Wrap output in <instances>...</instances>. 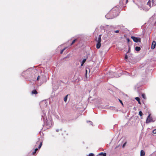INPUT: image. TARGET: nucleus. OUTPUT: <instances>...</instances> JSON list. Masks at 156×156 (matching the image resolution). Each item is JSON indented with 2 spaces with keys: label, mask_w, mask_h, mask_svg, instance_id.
<instances>
[{
  "label": "nucleus",
  "mask_w": 156,
  "mask_h": 156,
  "mask_svg": "<svg viewBox=\"0 0 156 156\" xmlns=\"http://www.w3.org/2000/svg\"><path fill=\"white\" fill-rule=\"evenodd\" d=\"M118 12V10L115 8L112 9L106 15L107 17H109L110 15H112V16L108 18V19H112L117 16Z\"/></svg>",
  "instance_id": "1"
},
{
  "label": "nucleus",
  "mask_w": 156,
  "mask_h": 156,
  "mask_svg": "<svg viewBox=\"0 0 156 156\" xmlns=\"http://www.w3.org/2000/svg\"><path fill=\"white\" fill-rule=\"evenodd\" d=\"M131 38L133 40V41L135 42H141V39L140 38H138L132 36L131 37Z\"/></svg>",
  "instance_id": "2"
},
{
  "label": "nucleus",
  "mask_w": 156,
  "mask_h": 156,
  "mask_svg": "<svg viewBox=\"0 0 156 156\" xmlns=\"http://www.w3.org/2000/svg\"><path fill=\"white\" fill-rule=\"evenodd\" d=\"M152 118L151 117V114H149L148 116L146 121V123H148L150 122H153Z\"/></svg>",
  "instance_id": "3"
},
{
  "label": "nucleus",
  "mask_w": 156,
  "mask_h": 156,
  "mask_svg": "<svg viewBox=\"0 0 156 156\" xmlns=\"http://www.w3.org/2000/svg\"><path fill=\"white\" fill-rule=\"evenodd\" d=\"M101 35H100L99 37L98 38V49L100 48L101 46Z\"/></svg>",
  "instance_id": "4"
},
{
  "label": "nucleus",
  "mask_w": 156,
  "mask_h": 156,
  "mask_svg": "<svg viewBox=\"0 0 156 156\" xmlns=\"http://www.w3.org/2000/svg\"><path fill=\"white\" fill-rule=\"evenodd\" d=\"M156 45V42L154 41H153L152 44L151 46V48L152 49H154Z\"/></svg>",
  "instance_id": "5"
},
{
  "label": "nucleus",
  "mask_w": 156,
  "mask_h": 156,
  "mask_svg": "<svg viewBox=\"0 0 156 156\" xmlns=\"http://www.w3.org/2000/svg\"><path fill=\"white\" fill-rule=\"evenodd\" d=\"M145 152L143 150H141L140 151V156H144Z\"/></svg>",
  "instance_id": "6"
},
{
  "label": "nucleus",
  "mask_w": 156,
  "mask_h": 156,
  "mask_svg": "<svg viewBox=\"0 0 156 156\" xmlns=\"http://www.w3.org/2000/svg\"><path fill=\"white\" fill-rule=\"evenodd\" d=\"M98 155L99 156H106V154L105 153H104L103 152H101L99 154H98Z\"/></svg>",
  "instance_id": "7"
},
{
  "label": "nucleus",
  "mask_w": 156,
  "mask_h": 156,
  "mask_svg": "<svg viewBox=\"0 0 156 156\" xmlns=\"http://www.w3.org/2000/svg\"><path fill=\"white\" fill-rule=\"evenodd\" d=\"M32 94H37V92L35 90H32L31 92Z\"/></svg>",
  "instance_id": "8"
},
{
  "label": "nucleus",
  "mask_w": 156,
  "mask_h": 156,
  "mask_svg": "<svg viewBox=\"0 0 156 156\" xmlns=\"http://www.w3.org/2000/svg\"><path fill=\"white\" fill-rule=\"evenodd\" d=\"M140 48L139 47L136 46L135 47V49L136 51H139L140 50Z\"/></svg>",
  "instance_id": "9"
},
{
  "label": "nucleus",
  "mask_w": 156,
  "mask_h": 156,
  "mask_svg": "<svg viewBox=\"0 0 156 156\" xmlns=\"http://www.w3.org/2000/svg\"><path fill=\"white\" fill-rule=\"evenodd\" d=\"M135 99L138 101V103L139 104H141V103L140 101V99L138 97H136L135 98Z\"/></svg>",
  "instance_id": "10"
},
{
  "label": "nucleus",
  "mask_w": 156,
  "mask_h": 156,
  "mask_svg": "<svg viewBox=\"0 0 156 156\" xmlns=\"http://www.w3.org/2000/svg\"><path fill=\"white\" fill-rule=\"evenodd\" d=\"M86 59H85H85H84L82 61V63L81 64V66H83L84 63L85 62H86Z\"/></svg>",
  "instance_id": "11"
},
{
  "label": "nucleus",
  "mask_w": 156,
  "mask_h": 156,
  "mask_svg": "<svg viewBox=\"0 0 156 156\" xmlns=\"http://www.w3.org/2000/svg\"><path fill=\"white\" fill-rule=\"evenodd\" d=\"M38 150V149L36 148L35 150H34V151H33L32 152V154L33 155H34V154H35L36 153V151H37Z\"/></svg>",
  "instance_id": "12"
},
{
  "label": "nucleus",
  "mask_w": 156,
  "mask_h": 156,
  "mask_svg": "<svg viewBox=\"0 0 156 156\" xmlns=\"http://www.w3.org/2000/svg\"><path fill=\"white\" fill-rule=\"evenodd\" d=\"M67 48V47H65V48H64V49H62V50H61V51H60V54H62L63 52Z\"/></svg>",
  "instance_id": "13"
},
{
  "label": "nucleus",
  "mask_w": 156,
  "mask_h": 156,
  "mask_svg": "<svg viewBox=\"0 0 156 156\" xmlns=\"http://www.w3.org/2000/svg\"><path fill=\"white\" fill-rule=\"evenodd\" d=\"M68 95H66L64 98V101L65 102H66L67 99Z\"/></svg>",
  "instance_id": "14"
},
{
  "label": "nucleus",
  "mask_w": 156,
  "mask_h": 156,
  "mask_svg": "<svg viewBox=\"0 0 156 156\" xmlns=\"http://www.w3.org/2000/svg\"><path fill=\"white\" fill-rule=\"evenodd\" d=\"M76 40H77V39H74V40H73V41H72V43L71 44V45H72L73 44H74L75 43V41H76Z\"/></svg>",
  "instance_id": "15"
},
{
  "label": "nucleus",
  "mask_w": 156,
  "mask_h": 156,
  "mask_svg": "<svg viewBox=\"0 0 156 156\" xmlns=\"http://www.w3.org/2000/svg\"><path fill=\"white\" fill-rule=\"evenodd\" d=\"M42 142H41L39 144V145L38 146V148L40 149L42 145Z\"/></svg>",
  "instance_id": "16"
},
{
  "label": "nucleus",
  "mask_w": 156,
  "mask_h": 156,
  "mask_svg": "<svg viewBox=\"0 0 156 156\" xmlns=\"http://www.w3.org/2000/svg\"><path fill=\"white\" fill-rule=\"evenodd\" d=\"M139 114L140 116H142L143 115V113L141 111H140L139 112Z\"/></svg>",
  "instance_id": "17"
},
{
  "label": "nucleus",
  "mask_w": 156,
  "mask_h": 156,
  "mask_svg": "<svg viewBox=\"0 0 156 156\" xmlns=\"http://www.w3.org/2000/svg\"><path fill=\"white\" fill-rule=\"evenodd\" d=\"M87 69H86L85 76H86V78H87Z\"/></svg>",
  "instance_id": "18"
},
{
  "label": "nucleus",
  "mask_w": 156,
  "mask_h": 156,
  "mask_svg": "<svg viewBox=\"0 0 156 156\" xmlns=\"http://www.w3.org/2000/svg\"><path fill=\"white\" fill-rule=\"evenodd\" d=\"M142 98H144V99H145V95L144 94H142Z\"/></svg>",
  "instance_id": "19"
},
{
  "label": "nucleus",
  "mask_w": 156,
  "mask_h": 156,
  "mask_svg": "<svg viewBox=\"0 0 156 156\" xmlns=\"http://www.w3.org/2000/svg\"><path fill=\"white\" fill-rule=\"evenodd\" d=\"M94 154L93 153H90L88 155V156H94Z\"/></svg>",
  "instance_id": "20"
},
{
  "label": "nucleus",
  "mask_w": 156,
  "mask_h": 156,
  "mask_svg": "<svg viewBox=\"0 0 156 156\" xmlns=\"http://www.w3.org/2000/svg\"><path fill=\"white\" fill-rule=\"evenodd\" d=\"M153 133L154 134H156V129L153 130Z\"/></svg>",
  "instance_id": "21"
},
{
  "label": "nucleus",
  "mask_w": 156,
  "mask_h": 156,
  "mask_svg": "<svg viewBox=\"0 0 156 156\" xmlns=\"http://www.w3.org/2000/svg\"><path fill=\"white\" fill-rule=\"evenodd\" d=\"M119 102H120V103L122 104V105H123V103H122V101L121 100H120V99H119Z\"/></svg>",
  "instance_id": "22"
},
{
  "label": "nucleus",
  "mask_w": 156,
  "mask_h": 156,
  "mask_svg": "<svg viewBox=\"0 0 156 156\" xmlns=\"http://www.w3.org/2000/svg\"><path fill=\"white\" fill-rule=\"evenodd\" d=\"M126 142H125V143H124L123 144V145H122V147H123V148H124V147H125V146L126 144Z\"/></svg>",
  "instance_id": "23"
},
{
  "label": "nucleus",
  "mask_w": 156,
  "mask_h": 156,
  "mask_svg": "<svg viewBox=\"0 0 156 156\" xmlns=\"http://www.w3.org/2000/svg\"><path fill=\"white\" fill-rule=\"evenodd\" d=\"M128 58V56L127 55H126L125 57V59H127Z\"/></svg>",
  "instance_id": "24"
},
{
  "label": "nucleus",
  "mask_w": 156,
  "mask_h": 156,
  "mask_svg": "<svg viewBox=\"0 0 156 156\" xmlns=\"http://www.w3.org/2000/svg\"><path fill=\"white\" fill-rule=\"evenodd\" d=\"M119 32V30H116L115 31V32L116 33H118Z\"/></svg>",
  "instance_id": "25"
},
{
  "label": "nucleus",
  "mask_w": 156,
  "mask_h": 156,
  "mask_svg": "<svg viewBox=\"0 0 156 156\" xmlns=\"http://www.w3.org/2000/svg\"><path fill=\"white\" fill-rule=\"evenodd\" d=\"M39 78H40V76H38L37 78V80H39Z\"/></svg>",
  "instance_id": "26"
},
{
  "label": "nucleus",
  "mask_w": 156,
  "mask_h": 156,
  "mask_svg": "<svg viewBox=\"0 0 156 156\" xmlns=\"http://www.w3.org/2000/svg\"><path fill=\"white\" fill-rule=\"evenodd\" d=\"M123 2H124V1L126 2V3H127L128 2V0H123Z\"/></svg>",
  "instance_id": "27"
},
{
  "label": "nucleus",
  "mask_w": 156,
  "mask_h": 156,
  "mask_svg": "<svg viewBox=\"0 0 156 156\" xmlns=\"http://www.w3.org/2000/svg\"><path fill=\"white\" fill-rule=\"evenodd\" d=\"M127 42L129 43V38H127Z\"/></svg>",
  "instance_id": "28"
},
{
  "label": "nucleus",
  "mask_w": 156,
  "mask_h": 156,
  "mask_svg": "<svg viewBox=\"0 0 156 156\" xmlns=\"http://www.w3.org/2000/svg\"><path fill=\"white\" fill-rule=\"evenodd\" d=\"M96 47L97 48H98V42H97V43L96 44Z\"/></svg>",
  "instance_id": "29"
},
{
  "label": "nucleus",
  "mask_w": 156,
  "mask_h": 156,
  "mask_svg": "<svg viewBox=\"0 0 156 156\" xmlns=\"http://www.w3.org/2000/svg\"><path fill=\"white\" fill-rule=\"evenodd\" d=\"M59 131V129H57V130H56V131L57 132H58Z\"/></svg>",
  "instance_id": "30"
},
{
  "label": "nucleus",
  "mask_w": 156,
  "mask_h": 156,
  "mask_svg": "<svg viewBox=\"0 0 156 156\" xmlns=\"http://www.w3.org/2000/svg\"><path fill=\"white\" fill-rule=\"evenodd\" d=\"M39 144V142H38V141H37V142L36 143V144Z\"/></svg>",
  "instance_id": "31"
},
{
  "label": "nucleus",
  "mask_w": 156,
  "mask_h": 156,
  "mask_svg": "<svg viewBox=\"0 0 156 156\" xmlns=\"http://www.w3.org/2000/svg\"><path fill=\"white\" fill-rule=\"evenodd\" d=\"M95 41H97V38L95 39Z\"/></svg>",
  "instance_id": "32"
},
{
  "label": "nucleus",
  "mask_w": 156,
  "mask_h": 156,
  "mask_svg": "<svg viewBox=\"0 0 156 156\" xmlns=\"http://www.w3.org/2000/svg\"><path fill=\"white\" fill-rule=\"evenodd\" d=\"M66 135H68V133H67V134H66Z\"/></svg>",
  "instance_id": "33"
}]
</instances>
